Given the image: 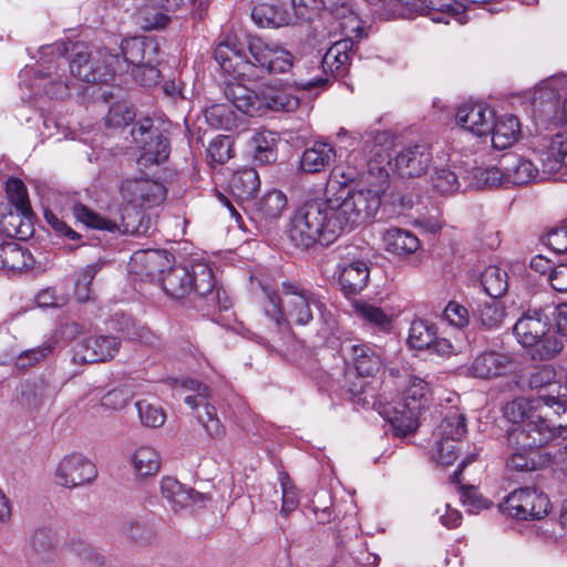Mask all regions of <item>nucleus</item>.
<instances>
[{"mask_svg":"<svg viewBox=\"0 0 567 567\" xmlns=\"http://www.w3.org/2000/svg\"><path fill=\"white\" fill-rule=\"evenodd\" d=\"M158 43L151 38L134 37L121 42L120 50L93 51L85 43H73V78L84 83L107 82L115 74L146 63H156Z\"/></svg>","mask_w":567,"mask_h":567,"instance_id":"f03ea898","label":"nucleus"},{"mask_svg":"<svg viewBox=\"0 0 567 567\" xmlns=\"http://www.w3.org/2000/svg\"><path fill=\"white\" fill-rule=\"evenodd\" d=\"M434 336L433 326L425 320L417 319L412 321L410 326L406 342L410 348L416 350L430 349Z\"/></svg>","mask_w":567,"mask_h":567,"instance_id":"a18cd8bd","label":"nucleus"},{"mask_svg":"<svg viewBox=\"0 0 567 567\" xmlns=\"http://www.w3.org/2000/svg\"><path fill=\"white\" fill-rule=\"evenodd\" d=\"M563 166H567V132L558 133L553 138L550 146L543 158L544 173L554 175Z\"/></svg>","mask_w":567,"mask_h":567,"instance_id":"e433bc0d","label":"nucleus"},{"mask_svg":"<svg viewBox=\"0 0 567 567\" xmlns=\"http://www.w3.org/2000/svg\"><path fill=\"white\" fill-rule=\"evenodd\" d=\"M30 547L37 556L45 557L53 548L50 535L44 530H37L31 539Z\"/></svg>","mask_w":567,"mask_h":567,"instance_id":"69168bd1","label":"nucleus"},{"mask_svg":"<svg viewBox=\"0 0 567 567\" xmlns=\"http://www.w3.org/2000/svg\"><path fill=\"white\" fill-rule=\"evenodd\" d=\"M278 135L270 131H259L254 134L250 147L256 162L272 163L277 159Z\"/></svg>","mask_w":567,"mask_h":567,"instance_id":"c9c22d12","label":"nucleus"},{"mask_svg":"<svg viewBox=\"0 0 567 567\" xmlns=\"http://www.w3.org/2000/svg\"><path fill=\"white\" fill-rule=\"evenodd\" d=\"M96 348L95 350L89 351L84 358H86L89 363L106 361L118 352L120 341L115 337L110 336H100L95 337V341L93 342Z\"/></svg>","mask_w":567,"mask_h":567,"instance_id":"de8ad7c7","label":"nucleus"},{"mask_svg":"<svg viewBox=\"0 0 567 567\" xmlns=\"http://www.w3.org/2000/svg\"><path fill=\"white\" fill-rule=\"evenodd\" d=\"M183 4V0H161V8L158 11L154 8H145L141 12V24L146 30H155L165 28L169 22L168 12L175 11Z\"/></svg>","mask_w":567,"mask_h":567,"instance_id":"a19ab883","label":"nucleus"},{"mask_svg":"<svg viewBox=\"0 0 567 567\" xmlns=\"http://www.w3.org/2000/svg\"><path fill=\"white\" fill-rule=\"evenodd\" d=\"M370 276V270L365 261L355 260L344 265L339 275V282L347 295L362 291Z\"/></svg>","mask_w":567,"mask_h":567,"instance_id":"7c9ffc66","label":"nucleus"},{"mask_svg":"<svg viewBox=\"0 0 567 567\" xmlns=\"http://www.w3.org/2000/svg\"><path fill=\"white\" fill-rule=\"evenodd\" d=\"M495 112L483 104H463L456 110V123L476 136H487L491 131Z\"/></svg>","mask_w":567,"mask_h":567,"instance_id":"aec40b11","label":"nucleus"},{"mask_svg":"<svg viewBox=\"0 0 567 567\" xmlns=\"http://www.w3.org/2000/svg\"><path fill=\"white\" fill-rule=\"evenodd\" d=\"M443 318L449 326L464 332L463 329L467 327L470 322L468 310L456 301H450L443 311Z\"/></svg>","mask_w":567,"mask_h":567,"instance_id":"603ef678","label":"nucleus"},{"mask_svg":"<svg viewBox=\"0 0 567 567\" xmlns=\"http://www.w3.org/2000/svg\"><path fill=\"white\" fill-rule=\"evenodd\" d=\"M131 135L140 150L142 164H159L168 158V140L158 127L154 126L153 120L150 117L138 121L131 130Z\"/></svg>","mask_w":567,"mask_h":567,"instance_id":"2eb2a0df","label":"nucleus"},{"mask_svg":"<svg viewBox=\"0 0 567 567\" xmlns=\"http://www.w3.org/2000/svg\"><path fill=\"white\" fill-rule=\"evenodd\" d=\"M343 351L359 375H374L383 365L382 350L374 344L351 343Z\"/></svg>","mask_w":567,"mask_h":567,"instance_id":"412c9836","label":"nucleus"},{"mask_svg":"<svg viewBox=\"0 0 567 567\" xmlns=\"http://www.w3.org/2000/svg\"><path fill=\"white\" fill-rule=\"evenodd\" d=\"M183 389L192 392L187 394L184 402L192 409L197 421L213 439L223 437L225 427L219 421L216 409L209 403L210 390L207 385L194 379L183 380Z\"/></svg>","mask_w":567,"mask_h":567,"instance_id":"4468645a","label":"nucleus"},{"mask_svg":"<svg viewBox=\"0 0 567 567\" xmlns=\"http://www.w3.org/2000/svg\"><path fill=\"white\" fill-rule=\"evenodd\" d=\"M481 284L488 296L499 298L508 288L507 272L498 266L491 265L482 272Z\"/></svg>","mask_w":567,"mask_h":567,"instance_id":"79ce46f5","label":"nucleus"},{"mask_svg":"<svg viewBox=\"0 0 567 567\" xmlns=\"http://www.w3.org/2000/svg\"><path fill=\"white\" fill-rule=\"evenodd\" d=\"M52 351V346L49 343L40 347L22 351L16 359L14 365L18 369H27L39 363Z\"/></svg>","mask_w":567,"mask_h":567,"instance_id":"bf43d9fd","label":"nucleus"},{"mask_svg":"<svg viewBox=\"0 0 567 567\" xmlns=\"http://www.w3.org/2000/svg\"><path fill=\"white\" fill-rule=\"evenodd\" d=\"M95 337H87L82 332L78 331V327L73 323V362L89 363L86 358V353L89 351L95 350Z\"/></svg>","mask_w":567,"mask_h":567,"instance_id":"13d9d810","label":"nucleus"},{"mask_svg":"<svg viewBox=\"0 0 567 567\" xmlns=\"http://www.w3.org/2000/svg\"><path fill=\"white\" fill-rule=\"evenodd\" d=\"M226 97L236 110L247 116H260L268 111L293 112L300 100L287 87H266L256 92L240 82L229 83L225 89Z\"/></svg>","mask_w":567,"mask_h":567,"instance_id":"0eeeda50","label":"nucleus"},{"mask_svg":"<svg viewBox=\"0 0 567 567\" xmlns=\"http://www.w3.org/2000/svg\"><path fill=\"white\" fill-rule=\"evenodd\" d=\"M215 60L235 80H255L265 74H284L295 65L292 53L282 44L252 38L248 55L234 34H227L215 49Z\"/></svg>","mask_w":567,"mask_h":567,"instance_id":"7ed1b4c3","label":"nucleus"},{"mask_svg":"<svg viewBox=\"0 0 567 567\" xmlns=\"http://www.w3.org/2000/svg\"><path fill=\"white\" fill-rule=\"evenodd\" d=\"M385 249L399 256L414 254L420 248V240L409 230L390 228L383 235Z\"/></svg>","mask_w":567,"mask_h":567,"instance_id":"473e14b6","label":"nucleus"},{"mask_svg":"<svg viewBox=\"0 0 567 567\" xmlns=\"http://www.w3.org/2000/svg\"><path fill=\"white\" fill-rule=\"evenodd\" d=\"M91 402H99L100 406L109 411H118L124 409L132 398V393L124 388L113 389L104 394L95 389L90 392Z\"/></svg>","mask_w":567,"mask_h":567,"instance_id":"c03bdc74","label":"nucleus"},{"mask_svg":"<svg viewBox=\"0 0 567 567\" xmlns=\"http://www.w3.org/2000/svg\"><path fill=\"white\" fill-rule=\"evenodd\" d=\"M167 296L182 299L195 291L206 298L209 307L218 306L227 309L226 301L221 303L220 291L215 290V278L207 262H195L190 268L183 266L171 267L158 281Z\"/></svg>","mask_w":567,"mask_h":567,"instance_id":"423d86ee","label":"nucleus"},{"mask_svg":"<svg viewBox=\"0 0 567 567\" xmlns=\"http://www.w3.org/2000/svg\"><path fill=\"white\" fill-rule=\"evenodd\" d=\"M295 14L303 20H311L320 10V0H291Z\"/></svg>","mask_w":567,"mask_h":567,"instance_id":"0e129e2a","label":"nucleus"},{"mask_svg":"<svg viewBox=\"0 0 567 567\" xmlns=\"http://www.w3.org/2000/svg\"><path fill=\"white\" fill-rule=\"evenodd\" d=\"M548 497L534 487H520L505 498V511L518 519H542L549 512Z\"/></svg>","mask_w":567,"mask_h":567,"instance_id":"dca6fc26","label":"nucleus"},{"mask_svg":"<svg viewBox=\"0 0 567 567\" xmlns=\"http://www.w3.org/2000/svg\"><path fill=\"white\" fill-rule=\"evenodd\" d=\"M547 319L550 317L553 326L558 333L567 336V303L546 307Z\"/></svg>","mask_w":567,"mask_h":567,"instance_id":"e2e57ef3","label":"nucleus"},{"mask_svg":"<svg viewBox=\"0 0 567 567\" xmlns=\"http://www.w3.org/2000/svg\"><path fill=\"white\" fill-rule=\"evenodd\" d=\"M474 317L486 329H496L503 323L506 317V309L503 301L492 297L491 300L477 305L474 310Z\"/></svg>","mask_w":567,"mask_h":567,"instance_id":"ea45409f","label":"nucleus"},{"mask_svg":"<svg viewBox=\"0 0 567 567\" xmlns=\"http://www.w3.org/2000/svg\"><path fill=\"white\" fill-rule=\"evenodd\" d=\"M467 432L465 417L458 411H450L435 429V450L433 457L436 463L449 466L458 457L456 444Z\"/></svg>","mask_w":567,"mask_h":567,"instance_id":"ddd939ff","label":"nucleus"},{"mask_svg":"<svg viewBox=\"0 0 567 567\" xmlns=\"http://www.w3.org/2000/svg\"><path fill=\"white\" fill-rule=\"evenodd\" d=\"M96 476V466L90 458L73 454V487L92 483Z\"/></svg>","mask_w":567,"mask_h":567,"instance_id":"09e8293b","label":"nucleus"},{"mask_svg":"<svg viewBox=\"0 0 567 567\" xmlns=\"http://www.w3.org/2000/svg\"><path fill=\"white\" fill-rule=\"evenodd\" d=\"M32 257L16 241L0 245V269L23 270L30 267Z\"/></svg>","mask_w":567,"mask_h":567,"instance_id":"4c0bfd02","label":"nucleus"},{"mask_svg":"<svg viewBox=\"0 0 567 567\" xmlns=\"http://www.w3.org/2000/svg\"><path fill=\"white\" fill-rule=\"evenodd\" d=\"M506 185H525L538 176L537 166L529 159L518 155H507L503 158Z\"/></svg>","mask_w":567,"mask_h":567,"instance_id":"cd10ccee","label":"nucleus"},{"mask_svg":"<svg viewBox=\"0 0 567 567\" xmlns=\"http://www.w3.org/2000/svg\"><path fill=\"white\" fill-rule=\"evenodd\" d=\"M161 455L150 445L138 446L131 456V465L138 477L154 476L161 468Z\"/></svg>","mask_w":567,"mask_h":567,"instance_id":"72a5a7b5","label":"nucleus"},{"mask_svg":"<svg viewBox=\"0 0 567 567\" xmlns=\"http://www.w3.org/2000/svg\"><path fill=\"white\" fill-rule=\"evenodd\" d=\"M488 135H491L492 145L495 150L509 148L522 135L520 123L513 114H504L498 117L494 115Z\"/></svg>","mask_w":567,"mask_h":567,"instance_id":"393cba45","label":"nucleus"},{"mask_svg":"<svg viewBox=\"0 0 567 567\" xmlns=\"http://www.w3.org/2000/svg\"><path fill=\"white\" fill-rule=\"evenodd\" d=\"M548 280L558 292H567V264L558 265L548 275Z\"/></svg>","mask_w":567,"mask_h":567,"instance_id":"774afa93","label":"nucleus"},{"mask_svg":"<svg viewBox=\"0 0 567 567\" xmlns=\"http://www.w3.org/2000/svg\"><path fill=\"white\" fill-rule=\"evenodd\" d=\"M375 7L388 18H409L419 13L436 23L449 24L451 19L463 22V6L454 0H380Z\"/></svg>","mask_w":567,"mask_h":567,"instance_id":"9b49d317","label":"nucleus"},{"mask_svg":"<svg viewBox=\"0 0 567 567\" xmlns=\"http://www.w3.org/2000/svg\"><path fill=\"white\" fill-rule=\"evenodd\" d=\"M431 159L430 147L422 144L402 150L392 161H388V164L399 176L413 178L426 172Z\"/></svg>","mask_w":567,"mask_h":567,"instance_id":"6ab92c4d","label":"nucleus"},{"mask_svg":"<svg viewBox=\"0 0 567 567\" xmlns=\"http://www.w3.org/2000/svg\"><path fill=\"white\" fill-rule=\"evenodd\" d=\"M135 110L125 102L115 103L110 107L106 115V124L113 127H121L130 124L135 118Z\"/></svg>","mask_w":567,"mask_h":567,"instance_id":"864d4df0","label":"nucleus"},{"mask_svg":"<svg viewBox=\"0 0 567 567\" xmlns=\"http://www.w3.org/2000/svg\"><path fill=\"white\" fill-rule=\"evenodd\" d=\"M431 184L434 190L442 195H452L460 188L458 173L450 167L433 166Z\"/></svg>","mask_w":567,"mask_h":567,"instance_id":"49530a36","label":"nucleus"},{"mask_svg":"<svg viewBox=\"0 0 567 567\" xmlns=\"http://www.w3.org/2000/svg\"><path fill=\"white\" fill-rule=\"evenodd\" d=\"M513 332L535 360H550L563 349V343L548 327L544 309H528L516 321Z\"/></svg>","mask_w":567,"mask_h":567,"instance_id":"9d476101","label":"nucleus"},{"mask_svg":"<svg viewBox=\"0 0 567 567\" xmlns=\"http://www.w3.org/2000/svg\"><path fill=\"white\" fill-rule=\"evenodd\" d=\"M230 104H233L230 102ZM234 105L228 104H215L208 107L205 112L207 123L214 128H220L225 131H233L240 128L245 122V115L243 112L237 110L236 113Z\"/></svg>","mask_w":567,"mask_h":567,"instance_id":"c756f323","label":"nucleus"},{"mask_svg":"<svg viewBox=\"0 0 567 567\" xmlns=\"http://www.w3.org/2000/svg\"><path fill=\"white\" fill-rule=\"evenodd\" d=\"M463 177L468 179L470 184L476 188L506 185L505 172L497 167H473Z\"/></svg>","mask_w":567,"mask_h":567,"instance_id":"37998d69","label":"nucleus"},{"mask_svg":"<svg viewBox=\"0 0 567 567\" xmlns=\"http://www.w3.org/2000/svg\"><path fill=\"white\" fill-rule=\"evenodd\" d=\"M100 264L87 265L82 271L79 274L74 295L75 299L80 302L86 301L90 298V285L95 277L96 272L100 269Z\"/></svg>","mask_w":567,"mask_h":567,"instance_id":"5fc2aeb1","label":"nucleus"},{"mask_svg":"<svg viewBox=\"0 0 567 567\" xmlns=\"http://www.w3.org/2000/svg\"><path fill=\"white\" fill-rule=\"evenodd\" d=\"M361 32L350 33L344 39L336 41L322 56L310 61V65H306L307 73L311 76H303L302 68L297 65L295 75V85L302 90H310L328 83L327 73L336 76L347 74L350 65L351 55L353 53V35L360 37Z\"/></svg>","mask_w":567,"mask_h":567,"instance_id":"1a4fd4ad","label":"nucleus"},{"mask_svg":"<svg viewBox=\"0 0 567 567\" xmlns=\"http://www.w3.org/2000/svg\"><path fill=\"white\" fill-rule=\"evenodd\" d=\"M358 159L359 153H351L344 165L332 171L339 184L357 182L346 196L308 200L293 212L288 234L296 246L309 248L316 243L328 246L342 233L374 218L389 187V172L382 165L385 158L367 163Z\"/></svg>","mask_w":567,"mask_h":567,"instance_id":"f257e3e1","label":"nucleus"},{"mask_svg":"<svg viewBox=\"0 0 567 567\" xmlns=\"http://www.w3.org/2000/svg\"><path fill=\"white\" fill-rule=\"evenodd\" d=\"M514 368V360L509 354L497 351H484L464 368L467 377L481 380H492L507 374Z\"/></svg>","mask_w":567,"mask_h":567,"instance_id":"a211bd4d","label":"nucleus"},{"mask_svg":"<svg viewBox=\"0 0 567 567\" xmlns=\"http://www.w3.org/2000/svg\"><path fill=\"white\" fill-rule=\"evenodd\" d=\"M321 9L340 19V28L344 35L361 32V21L352 11L349 0H320Z\"/></svg>","mask_w":567,"mask_h":567,"instance_id":"2f4dec72","label":"nucleus"},{"mask_svg":"<svg viewBox=\"0 0 567 567\" xmlns=\"http://www.w3.org/2000/svg\"><path fill=\"white\" fill-rule=\"evenodd\" d=\"M429 384L417 377H410L401 399L383 406L382 415L392 426L395 436H406L417 429V416L430 402Z\"/></svg>","mask_w":567,"mask_h":567,"instance_id":"6e6552de","label":"nucleus"},{"mask_svg":"<svg viewBox=\"0 0 567 567\" xmlns=\"http://www.w3.org/2000/svg\"><path fill=\"white\" fill-rule=\"evenodd\" d=\"M228 186L231 195L245 208L252 202L260 186L259 175L254 168H243L231 175Z\"/></svg>","mask_w":567,"mask_h":567,"instance_id":"bb28decb","label":"nucleus"},{"mask_svg":"<svg viewBox=\"0 0 567 567\" xmlns=\"http://www.w3.org/2000/svg\"><path fill=\"white\" fill-rule=\"evenodd\" d=\"M262 292L265 315L276 327L307 326L321 307L315 292L290 281L282 282L280 296L265 286Z\"/></svg>","mask_w":567,"mask_h":567,"instance_id":"39448f33","label":"nucleus"},{"mask_svg":"<svg viewBox=\"0 0 567 567\" xmlns=\"http://www.w3.org/2000/svg\"><path fill=\"white\" fill-rule=\"evenodd\" d=\"M567 429L558 425L543 424L533 419L524 426H515L507 431V443L513 450L507 458V467L517 472H530L551 464V451L539 447L556 441Z\"/></svg>","mask_w":567,"mask_h":567,"instance_id":"20e7f679","label":"nucleus"},{"mask_svg":"<svg viewBox=\"0 0 567 567\" xmlns=\"http://www.w3.org/2000/svg\"><path fill=\"white\" fill-rule=\"evenodd\" d=\"M556 370L553 365L544 364L532 370L527 378L529 389H542L555 383Z\"/></svg>","mask_w":567,"mask_h":567,"instance_id":"6e6d98bb","label":"nucleus"},{"mask_svg":"<svg viewBox=\"0 0 567 567\" xmlns=\"http://www.w3.org/2000/svg\"><path fill=\"white\" fill-rule=\"evenodd\" d=\"M287 203V196L281 190L270 189L262 196L254 198L245 209L255 221L270 223L282 215Z\"/></svg>","mask_w":567,"mask_h":567,"instance_id":"4be33fe9","label":"nucleus"},{"mask_svg":"<svg viewBox=\"0 0 567 567\" xmlns=\"http://www.w3.org/2000/svg\"><path fill=\"white\" fill-rule=\"evenodd\" d=\"M353 311L360 320L382 332H389L392 329L393 317L379 307L367 302H355Z\"/></svg>","mask_w":567,"mask_h":567,"instance_id":"58836bf2","label":"nucleus"},{"mask_svg":"<svg viewBox=\"0 0 567 567\" xmlns=\"http://www.w3.org/2000/svg\"><path fill=\"white\" fill-rule=\"evenodd\" d=\"M251 19L260 28H279L291 22L287 9L269 3L256 4L251 10Z\"/></svg>","mask_w":567,"mask_h":567,"instance_id":"f704fd0d","label":"nucleus"},{"mask_svg":"<svg viewBox=\"0 0 567 567\" xmlns=\"http://www.w3.org/2000/svg\"><path fill=\"white\" fill-rule=\"evenodd\" d=\"M134 80L142 86H153L158 83L161 72L155 63H146L136 69H132Z\"/></svg>","mask_w":567,"mask_h":567,"instance_id":"680f3d73","label":"nucleus"},{"mask_svg":"<svg viewBox=\"0 0 567 567\" xmlns=\"http://www.w3.org/2000/svg\"><path fill=\"white\" fill-rule=\"evenodd\" d=\"M171 265L169 256L162 250L135 251L130 261V269L134 274L150 278L152 281H159L164 269Z\"/></svg>","mask_w":567,"mask_h":567,"instance_id":"5701e85b","label":"nucleus"},{"mask_svg":"<svg viewBox=\"0 0 567 567\" xmlns=\"http://www.w3.org/2000/svg\"><path fill=\"white\" fill-rule=\"evenodd\" d=\"M567 429L566 423L561 422ZM567 432L563 433L556 441L551 442L549 449L551 451V464L565 473H567Z\"/></svg>","mask_w":567,"mask_h":567,"instance_id":"052dcab7","label":"nucleus"},{"mask_svg":"<svg viewBox=\"0 0 567 567\" xmlns=\"http://www.w3.org/2000/svg\"><path fill=\"white\" fill-rule=\"evenodd\" d=\"M136 409L143 425L148 427H159L165 422V413L158 405L152 404L146 400L136 402Z\"/></svg>","mask_w":567,"mask_h":567,"instance_id":"8fccbe9b","label":"nucleus"},{"mask_svg":"<svg viewBox=\"0 0 567 567\" xmlns=\"http://www.w3.org/2000/svg\"><path fill=\"white\" fill-rule=\"evenodd\" d=\"M161 493L174 511L203 503L205 498L204 495L185 487L172 476L162 477Z\"/></svg>","mask_w":567,"mask_h":567,"instance_id":"a878e982","label":"nucleus"},{"mask_svg":"<svg viewBox=\"0 0 567 567\" xmlns=\"http://www.w3.org/2000/svg\"><path fill=\"white\" fill-rule=\"evenodd\" d=\"M207 153L212 162L224 164L231 157L230 137L225 135L217 136L210 142Z\"/></svg>","mask_w":567,"mask_h":567,"instance_id":"4d7b16f0","label":"nucleus"},{"mask_svg":"<svg viewBox=\"0 0 567 567\" xmlns=\"http://www.w3.org/2000/svg\"><path fill=\"white\" fill-rule=\"evenodd\" d=\"M120 193L124 202L134 208H152L166 197L165 186L150 178H127L122 182Z\"/></svg>","mask_w":567,"mask_h":567,"instance_id":"f3484780","label":"nucleus"},{"mask_svg":"<svg viewBox=\"0 0 567 567\" xmlns=\"http://www.w3.org/2000/svg\"><path fill=\"white\" fill-rule=\"evenodd\" d=\"M6 192L11 205L16 208L17 216L27 220V225L21 220L17 235L23 239L32 234L31 220L33 212L30 205L29 195L25 185L19 178H9L6 183Z\"/></svg>","mask_w":567,"mask_h":567,"instance_id":"b1692460","label":"nucleus"},{"mask_svg":"<svg viewBox=\"0 0 567 567\" xmlns=\"http://www.w3.org/2000/svg\"><path fill=\"white\" fill-rule=\"evenodd\" d=\"M73 216L89 228L109 233L143 236L148 233L150 228V219L145 220L144 214L140 210L135 212L133 217L121 216L117 220L103 217L86 206L74 205Z\"/></svg>","mask_w":567,"mask_h":567,"instance_id":"f8f14e48","label":"nucleus"},{"mask_svg":"<svg viewBox=\"0 0 567 567\" xmlns=\"http://www.w3.org/2000/svg\"><path fill=\"white\" fill-rule=\"evenodd\" d=\"M334 158L336 152L329 143L315 142L303 151L300 168L305 173H319L330 166Z\"/></svg>","mask_w":567,"mask_h":567,"instance_id":"c85d7f7f","label":"nucleus"},{"mask_svg":"<svg viewBox=\"0 0 567 567\" xmlns=\"http://www.w3.org/2000/svg\"><path fill=\"white\" fill-rule=\"evenodd\" d=\"M546 245L556 254L567 252V226L553 229L546 236Z\"/></svg>","mask_w":567,"mask_h":567,"instance_id":"338daca9","label":"nucleus"},{"mask_svg":"<svg viewBox=\"0 0 567 567\" xmlns=\"http://www.w3.org/2000/svg\"><path fill=\"white\" fill-rule=\"evenodd\" d=\"M467 346V338L464 332H457L454 340L447 338H435L430 348L442 357L457 354Z\"/></svg>","mask_w":567,"mask_h":567,"instance_id":"3c124183","label":"nucleus"}]
</instances>
